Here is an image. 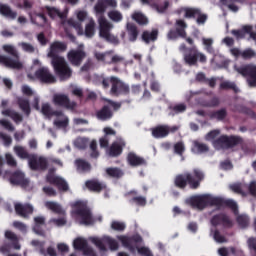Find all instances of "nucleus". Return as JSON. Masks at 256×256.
I'll return each mask as SVG.
<instances>
[{"label": "nucleus", "mask_w": 256, "mask_h": 256, "mask_svg": "<svg viewBox=\"0 0 256 256\" xmlns=\"http://www.w3.org/2000/svg\"><path fill=\"white\" fill-rule=\"evenodd\" d=\"M184 61L186 65H197V61L200 63H207V56L197 50V46H192L188 49V52L184 55Z\"/></svg>", "instance_id": "10"}, {"label": "nucleus", "mask_w": 256, "mask_h": 256, "mask_svg": "<svg viewBox=\"0 0 256 256\" xmlns=\"http://www.w3.org/2000/svg\"><path fill=\"white\" fill-rule=\"evenodd\" d=\"M87 245V240L83 238H76L73 242V247L76 249V251H83Z\"/></svg>", "instance_id": "51"}, {"label": "nucleus", "mask_w": 256, "mask_h": 256, "mask_svg": "<svg viewBox=\"0 0 256 256\" xmlns=\"http://www.w3.org/2000/svg\"><path fill=\"white\" fill-rule=\"evenodd\" d=\"M96 81L99 85L102 86V89H109V87H113V76L105 77V76H98Z\"/></svg>", "instance_id": "41"}, {"label": "nucleus", "mask_w": 256, "mask_h": 256, "mask_svg": "<svg viewBox=\"0 0 256 256\" xmlns=\"http://www.w3.org/2000/svg\"><path fill=\"white\" fill-rule=\"evenodd\" d=\"M51 65L54 69L55 75H57L60 81H67L68 79H71L73 75V70L71 69V66H69V63H67V60H65L64 57L51 60Z\"/></svg>", "instance_id": "6"}, {"label": "nucleus", "mask_w": 256, "mask_h": 256, "mask_svg": "<svg viewBox=\"0 0 256 256\" xmlns=\"http://www.w3.org/2000/svg\"><path fill=\"white\" fill-rule=\"evenodd\" d=\"M187 205H191L194 209L203 211L206 207H228L233 213L239 211L237 202L232 199H224L221 197H213L208 194L194 195L186 200Z\"/></svg>", "instance_id": "1"}, {"label": "nucleus", "mask_w": 256, "mask_h": 256, "mask_svg": "<svg viewBox=\"0 0 256 256\" xmlns=\"http://www.w3.org/2000/svg\"><path fill=\"white\" fill-rule=\"evenodd\" d=\"M241 57L245 61H249V59H256V52H255V50H253L251 48H247L242 51Z\"/></svg>", "instance_id": "54"}, {"label": "nucleus", "mask_w": 256, "mask_h": 256, "mask_svg": "<svg viewBox=\"0 0 256 256\" xmlns=\"http://www.w3.org/2000/svg\"><path fill=\"white\" fill-rule=\"evenodd\" d=\"M74 207L76 208V215L81 219V225H93V214H91V210L87 205L81 201H77L74 203Z\"/></svg>", "instance_id": "9"}, {"label": "nucleus", "mask_w": 256, "mask_h": 256, "mask_svg": "<svg viewBox=\"0 0 256 256\" xmlns=\"http://www.w3.org/2000/svg\"><path fill=\"white\" fill-rule=\"evenodd\" d=\"M28 165L32 171H47L49 168V161L43 156L38 157L37 154H34Z\"/></svg>", "instance_id": "16"}, {"label": "nucleus", "mask_w": 256, "mask_h": 256, "mask_svg": "<svg viewBox=\"0 0 256 256\" xmlns=\"http://www.w3.org/2000/svg\"><path fill=\"white\" fill-rule=\"evenodd\" d=\"M169 136V131L167 130V125H158L152 128V137L155 139H165Z\"/></svg>", "instance_id": "31"}, {"label": "nucleus", "mask_w": 256, "mask_h": 256, "mask_svg": "<svg viewBox=\"0 0 256 256\" xmlns=\"http://www.w3.org/2000/svg\"><path fill=\"white\" fill-rule=\"evenodd\" d=\"M133 196L129 199V203L132 205H137L138 207H145L147 205V198L143 196H137L138 193L136 190H131L128 193H126V196Z\"/></svg>", "instance_id": "26"}, {"label": "nucleus", "mask_w": 256, "mask_h": 256, "mask_svg": "<svg viewBox=\"0 0 256 256\" xmlns=\"http://www.w3.org/2000/svg\"><path fill=\"white\" fill-rule=\"evenodd\" d=\"M45 11L47 15L50 17V19H66L67 15L65 13L59 11L58 8L56 7H51V6H45Z\"/></svg>", "instance_id": "32"}, {"label": "nucleus", "mask_w": 256, "mask_h": 256, "mask_svg": "<svg viewBox=\"0 0 256 256\" xmlns=\"http://www.w3.org/2000/svg\"><path fill=\"white\" fill-rule=\"evenodd\" d=\"M75 164L77 169H80V171H89L91 169V164L83 159H77Z\"/></svg>", "instance_id": "55"}, {"label": "nucleus", "mask_w": 256, "mask_h": 256, "mask_svg": "<svg viewBox=\"0 0 256 256\" xmlns=\"http://www.w3.org/2000/svg\"><path fill=\"white\" fill-rule=\"evenodd\" d=\"M220 91H233L234 93H239V87H237V84L235 82L231 81H224L220 83L219 86Z\"/></svg>", "instance_id": "39"}, {"label": "nucleus", "mask_w": 256, "mask_h": 256, "mask_svg": "<svg viewBox=\"0 0 256 256\" xmlns=\"http://www.w3.org/2000/svg\"><path fill=\"white\" fill-rule=\"evenodd\" d=\"M0 13L8 19H17V12L11 10V7L7 4L0 5Z\"/></svg>", "instance_id": "38"}, {"label": "nucleus", "mask_w": 256, "mask_h": 256, "mask_svg": "<svg viewBox=\"0 0 256 256\" xmlns=\"http://www.w3.org/2000/svg\"><path fill=\"white\" fill-rule=\"evenodd\" d=\"M192 153L196 155H201L203 153H209V146L207 144L201 143L199 141H194L191 149Z\"/></svg>", "instance_id": "34"}, {"label": "nucleus", "mask_w": 256, "mask_h": 256, "mask_svg": "<svg viewBox=\"0 0 256 256\" xmlns=\"http://www.w3.org/2000/svg\"><path fill=\"white\" fill-rule=\"evenodd\" d=\"M97 24H95V20L90 19L89 23L86 24L85 30H84V35L88 39H91L92 37L95 36V27Z\"/></svg>", "instance_id": "44"}, {"label": "nucleus", "mask_w": 256, "mask_h": 256, "mask_svg": "<svg viewBox=\"0 0 256 256\" xmlns=\"http://www.w3.org/2000/svg\"><path fill=\"white\" fill-rule=\"evenodd\" d=\"M108 17L114 23H121L123 21V14L119 10H112L108 12Z\"/></svg>", "instance_id": "48"}, {"label": "nucleus", "mask_w": 256, "mask_h": 256, "mask_svg": "<svg viewBox=\"0 0 256 256\" xmlns=\"http://www.w3.org/2000/svg\"><path fill=\"white\" fill-rule=\"evenodd\" d=\"M75 145L78 149H87L89 145V138H77Z\"/></svg>", "instance_id": "58"}, {"label": "nucleus", "mask_w": 256, "mask_h": 256, "mask_svg": "<svg viewBox=\"0 0 256 256\" xmlns=\"http://www.w3.org/2000/svg\"><path fill=\"white\" fill-rule=\"evenodd\" d=\"M40 255L43 256H57V250L53 246H50L45 250V248L40 249Z\"/></svg>", "instance_id": "61"}, {"label": "nucleus", "mask_w": 256, "mask_h": 256, "mask_svg": "<svg viewBox=\"0 0 256 256\" xmlns=\"http://www.w3.org/2000/svg\"><path fill=\"white\" fill-rule=\"evenodd\" d=\"M187 22L183 19H178L175 22V28L169 30L167 38L170 41H175V39H185L191 47H195V41L191 37H187Z\"/></svg>", "instance_id": "5"}, {"label": "nucleus", "mask_w": 256, "mask_h": 256, "mask_svg": "<svg viewBox=\"0 0 256 256\" xmlns=\"http://www.w3.org/2000/svg\"><path fill=\"white\" fill-rule=\"evenodd\" d=\"M118 239L121 241L122 245L127 247L132 253L135 252V246H133L134 244L138 245L139 243H143V237H141L139 234H135L130 237L120 236Z\"/></svg>", "instance_id": "20"}, {"label": "nucleus", "mask_w": 256, "mask_h": 256, "mask_svg": "<svg viewBox=\"0 0 256 256\" xmlns=\"http://www.w3.org/2000/svg\"><path fill=\"white\" fill-rule=\"evenodd\" d=\"M113 53H115V51L109 50L104 53H96L95 57L98 61H102V63H107V57H109V55H113Z\"/></svg>", "instance_id": "57"}, {"label": "nucleus", "mask_w": 256, "mask_h": 256, "mask_svg": "<svg viewBox=\"0 0 256 256\" xmlns=\"http://www.w3.org/2000/svg\"><path fill=\"white\" fill-rule=\"evenodd\" d=\"M3 179H9L12 185H21L22 187H27L29 185V181L25 179V174L19 170L11 172L6 170L3 173V158L0 156V177Z\"/></svg>", "instance_id": "7"}, {"label": "nucleus", "mask_w": 256, "mask_h": 256, "mask_svg": "<svg viewBox=\"0 0 256 256\" xmlns=\"http://www.w3.org/2000/svg\"><path fill=\"white\" fill-rule=\"evenodd\" d=\"M243 143L244 140L241 136L223 134L213 140L212 145L217 151H227L239 145H243Z\"/></svg>", "instance_id": "3"}, {"label": "nucleus", "mask_w": 256, "mask_h": 256, "mask_svg": "<svg viewBox=\"0 0 256 256\" xmlns=\"http://www.w3.org/2000/svg\"><path fill=\"white\" fill-rule=\"evenodd\" d=\"M131 88L129 84L123 82L118 77L112 76V87L110 89V95L119 97V95H129Z\"/></svg>", "instance_id": "12"}, {"label": "nucleus", "mask_w": 256, "mask_h": 256, "mask_svg": "<svg viewBox=\"0 0 256 256\" xmlns=\"http://www.w3.org/2000/svg\"><path fill=\"white\" fill-rule=\"evenodd\" d=\"M106 174L108 175V177H111L112 179H121V177L125 175L123 173V170H121V168L118 167L106 168Z\"/></svg>", "instance_id": "42"}, {"label": "nucleus", "mask_w": 256, "mask_h": 256, "mask_svg": "<svg viewBox=\"0 0 256 256\" xmlns=\"http://www.w3.org/2000/svg\"><path fill=\"white\" fill-rule=\"evenodd\" d=\"M205 179V173L199 168L193 169L191 172L179 174L175 177L174 184L178 189H185L189 185L190 189H199L201 181Z\"/></svg>", "instance_id": "2"}, {"label": "nucleus", "mask_w": 256, "mask_h": 256, "mask_svg": "<svg viewBox=\"0 0 256 256\" xmlns=\"http://www.w3.org/2000/svg\"><path fill=\"white\" fill-rule=\"evenodd\" d=\"M174 153L180 157L183 156L185 153V144H183V142H177L174 144Z\"/></svg>", "instance_id": "62"}, {"label": "nucleus", "mask_w": 256, "mask_h": 256, "mask_svg": "<svg viewBox=\"0 0 256 256\" xmlns=\"http://www.w3.org/2000/svg\"><path fill=\"white\" fill-rule=\"evenodd\" d=\"M67 51V44L65 42L55 41L50 45V50L48 52V57L53 61L54 59H61L59 53Z\"/></svg>", "instance_id": "19"}, {"label": "nucleus", "mask_w": 256, "mask_h": 256, "mask_svg": "<svg viewBox=\"0 0 256 256\" xmlns=\"http://www.w3.org/2000/svg\"><path fill=\"white\" fill-rule=\"evenodd\" d=\"M90 241L99 249V251H107V248L105 247V240H103V237H92L90 238Z\"/></svg>", "instance_id": "52"}, {"label": "nucleus", "mask_w": 256, "mask_h": 256, "mask_svg": "<svg viewBox=\"0 0 256 256\" xmlns=\"http://www.w3.org/2000/svg\"><path fill=\"white\" fill-rule=\"evenodd\" d=\"M211 235H213V239L216 241V243H227V238L221 235L219 229H211Z\"/></svg>", "instance_id": "53"}, {"label": "nucleus", "mask_w": 256, "mask_h": 256, "mask_svg": "<svg viewBox=\"0 0 256 256\" xmlns=\"http://www.w3.org/2000/svg\"><path fill=\"white\" fill-rule=\"evenodd\" d=\"M46 181L47 183H50V185H55V187H57L59 191H63L64 193H66V191H69V184L67 183V181L59 176L48 174L46 176Z\"/></svg>", "instance_id": "21"}, {"label": "nucleus", "mask_w": 256, "mask_h": 256, "mask_svg": "<svg viewBox=\"0 0 256 256\" xmlns=\"http://www.w3.org/2000/svg\"><path fill=\"white\" fill-rule=\"evenodd\" d=\"M90 150H91L90 157H92V159H97V157H99V150H97V140L91 141Z\"/></svg>", "instance_id": "60"}, {"label": "nucleus", "mask_w": 256, "mask_h": 256, "mask_svg": "<svg viewBox=\"0 0 256 256\" xmlns=\"http://www.w3.org/2000/svg\"><path fill=\"white\" fill-rule=\"evenodd\" d=\"M126 225L123 222H119L117 220L112 221L111 223V229L113 231L123 232L124 229H126Z\"/></svg>", "instance_id": "59"}, {"label": "nucleus", "mask_w": 256, "mask_h": 256, "mask_svg": "<svg viewBox=\"0 0 256 256\" xmlns=\"http://www.w3.org/2000/svg\"><path fill=\"white\" fill-rule=\"evenodd\" d=\"M35 225L33 227V231L37 235H45V231L41 228L43 225H45V217L43 216H37L34 218Z\"/></svg>", "instance_id": "37"}, {"label": "nucleus", "mask_w": 256, "mask_h": 256, "mask_svg": "<svg viewBox=\"0 0 256 256\" xmlns=\"http://www.w3.org/2000/svg\"><path fill=\"white\" fill-rule=\"evenodd\" d=\"M87 57V53L82 49L70 50L67 54V59L74 67H81V63Z\"/></svg>", "instance_id": "18"}, {"label": "nucleus", "mask_w": 256, "mask_h": 256, "mask_svg": "<svg viewBox=\"0 0 256 256\" xmlns=\"http://www.w3.org/2000/svg\"><path fill=\"white\" fill-rule=\"evenodd\" d=\"M237 223L240 227H248L249 226V217L246 215H240L237 217Z\"/></svg>", "instance_id": "64"}, {"label": "nucleus", "mask_w": 256, "mask_h": 256, "mask_svg": "<svg viewBox=\"0 0 256 256\" xmlns=\"http://www.w3.org/2000/svg\"><path fill=\"white\" fill-rule=\"evenodd\" d=\"M159 37V30L154 29L152 31L145 30L142 32L141 39L146 45H149V43L155 42V40Z\"/></svg>", "instance_id": "30"}, {"label": "nucleus", "mask_w": 256, "mask_h": 256, "mask_svg": "<svg viewBox=\"0 0 256 256\" xmlns=\"http://www.w3.org/2000/svg\"><path fill=\"white\" fill-rule=\"evenodd\" d=\"M53 103L56 107H63L68 111H75L77 109V102L71 101L66 94H55L53 96Z\"/></svg>", "instance_id": "13"}, {"label": "nucleus", "mask_w": 256, "mask_h": 256, "mask_svg": "<svg viewBox=\"0 0 256 256\" xmlns=\"http://www.w3.org/2000/svg\"><path fill=\"white\" fill-rule=\"evenodd\" d=\"M85 186L89 191L94 193H101V191L107 189V185L99 182L98 180H87Z\"/></svg>", "instance_id": "28"}, {"label": "nucleus", "mask_w": 256, "mask_h": 256, "mask_svg": "<svg viewBox=\"0 0 256 256\" xmlns=\"http://www.w3.org/2000/svg\"><path fill=\"white\" fill-rule=\"evenodd\" d=\"M34 75L40 83H44L45 85H53V83H57V79L48 67H40L35 71Z\"/></svg>", "instance_id": "15"}, {"label": "nucleus", "mask_w": 256, "mask_h": 256, "mask_svg": "<svg viewBox=\"0 0 256 256\" xmlns=\"http://www.w3.org/2000/svg\"><path fill=\"white\" fill-rule=\"evenodd\" d=\"M14 151L16 155L20 157V159H28V163L31 162V158L35 155V154H29V152H27V150H25L23 146H15Z\"/></svg>", "instance_id": "40"}, {"label": "nucleus", "mask_w": 256, "mask_h": 256, "mask_svg": "<svg viewBox=\"0 0 256 256\" xmlns=\"http://www.w3.org/2000/svg\"><path fill=\"white\" fill-rule=\"evenodd\" d=\"M46 209H49L53 213H56V215H65V210H63V207H61V204L53 201H47L45 202Z\"/></svg>", "instance_id": "35"}, {"label": "nucleus", "mask_w": 256, "mask_h": 256, "mask_svg": "<svg viewBox=\"0 0 256 256\" xmlns=\"http://www.w3.org/2000/svg\"><path fill=\"white\" fill-rule=\"evenodd\" d=\"M192 11H194V14L190 19H196L197 25H205L207 22V14L202 13L199 8H192Z\"/></svg>", "instance_id": "33"}, {"label": "nucleus", "mask_w": 256, "mask_h": 256, "mask_svg": "<svg viewBox=\"0 0 256 256\" xmlns=\"http://www.w3.org/2000/svg\"><path fill=\"white\" fill-rule=\"evenodd\" d=\"M7 105H9V100H2V115H4V117H10V119H12V121L17 125H19V123H23V115L11 108H7Z\"/></svg>", "instance_id": "17"}, {"label": "nucleus", "mask_w": 256, "mask_h": 256, "mask_svg": "<svg viewBox=\"0 0 256 256\" xmlns=\"http://www.w3.org/2000/svg\"><path fill=\"white\" fill-rule=\"evenodd\" d=\"M3 50L5 53H8L9 56L0 55V64L4 65L5 67H8L9 69H23V64L19 60V52L17 51V48H15L12 45H4Z\"/></svg>", "instance_id": "4"}, {"label": "nucleus", "mask_w": 256, "mask_h": 256, "mask_svg": "<svg viewBox=\"0 0 256 256\" xmlns=\"http://www.w3.org/2000/svg\"><path fill=\"white\" fill-rule=\"evenodd\" d=\"M237 73L246 77V81L249 87H256V65L247 64L236 68Z\"/></svg>", "instance_id": "11"}, {"label": "nucleus", "mask_w": 256, "mask_h": 256, "mask_svg": "<svg viewBox=\"0 0 256 256\" xmlns=\"http://www.w3.org/2000/svg\"><path fill=\"white\" fill-rule=\"evenodd\" d=\"M126 31L128 33V41L135 43L139 37V28L134 23L126 24Z\"/></svg>", "instance_id": "29"}, {"label": "nucleus", "mask_w": 256, "mask_h": 256, "mask_svg": "<svg viewBox=\"0 0 256 256\" xmlns=\"http://www.w3.org/2000/svg\"><path fill=\"white\" fill-rule=\"evenodd\" d=\"M32 23L38 25V27H43L47 23V16L43 13H38L34 18H31Z\"/></svg>", "instance_id": "47"}, {"label": "nucleus", "mask_w": 256, "mask_h": 256, "mask_svg": "<svg viewBox=\"0 0 256 256\" xmlns=\"http://www.w3.org/2000/svg\"><path fill=\"white\" fill-rule=\"evenodd\" d=\"M127 147V141L123 138H117L112 144L106 149L108 157H121L123 155V149Z\"/></svg>", "instance_id": "14"}, {"label": "nucleus", "mask_w": 256, "mask_h": 256, "mask_svg": "<svg viewBox=\"0 0 256 256\" xmlns=\"http://www.w3.org/2000/svg\"><path fill=\"white\" fill-rule=\"evenodd\" d=\"M108 7L115 9V7H117V0H98L94 9L97 15H101V17H103V14L107 11Z\"/></svg>", "instance_id": "23"}, {"label": "nucleus", "mask_w": 256, "mask_h": 256, "mask_svg": "<svg viewBox=\"0 0 256 256\" xmlns=\"http://www.w3.org/2000/svg\"><path fill=\"white\" fill-rule=\"evenodd\" d=\"M96 117L99 121H109L110 119H113V110H111L109 105H104L96 112Z\"/></svg>", "instance_id": "27"}, {"label": "nucleus", "mask_w": 256, "mask_h": 256, "mask_svg": "<svg viewBox=\"0 0 256 256\" xmlns=\"http://www.w3.org/2000/svg\"><path fill=\"white\" fill-rule=\"evenodd\" d=\"M103 241L106 245L110 247L111 251H117L119 249V243L117 242V240L109 236H104Z\"/></svg>", "instance_id": "49"}, {"label": "nucleus", "mask_w": 256, "mask_h": 256, "mask_svg": "<svg viewBox=\"0 0 256 256\" xmlns=\"http://www.w3.org/2000/svg\"><path fill=\"white\" fill-rule=\"evenodd\" d=\"M98 23L100 27L99 36L102 39H105L107 43H111L112 45H119V38L111 34V23L107 21V18H105V16H100L98 18Z\"/></svg>", "instance_id": "8"}, {"label": "nucleus", "mask_w": 256, "mask_h": 256, "mask_svg": "<svg viewBox=\"0 0 256 256\" xmlns=\"http://www.w3.org/2000/svg\"><path fill=\"white\" fill-rule=\"evenodd\" d=\"M17 105L19 106V109H21V111L26 115V117L31 115V105L29 104V100L19 97L17 99Z\"/></svg>", "instance_id": "36"}, {"label": "nucleus", "mask_w": 256, "mask_h": 256, "mask_svg": "<svg viewBox=\"0 0 256 256\" xmlns=\"http://www.w3.org/2000/svg\"><path fill=\"white\" fill-rule=\"evenodd\" d=\"M176 15H181V13H184V19H191L193 15L195 14L193 7H180L175 11Z\"/></svg>", "instance_id": "45"}, {"label": "nucleus", "mask_w": 256, "mask_h": 256, "mask_svg": "<svg viewBox=\"0 0 256 256\" xmlns=\"http://www.w3.org/2000/svg\"><path fill=\"white\" fill-rule=\"evenodd\" d=\"M211 119H216L217 121H223L227 117V109L221 108L220 110L213 111L210 114Z\"/></svg>", "instance_id": "46"}, {"label": "nucleus", "mask_w": 256, "mask_h": 256, "mask_svg": "<svg viewBox=\"0 0 256 256\" xmlns=\"http://www.w3.org/2000/svg\"><path fill=\"white\" fill-rule=\"evenodd\" d=\"M127 162L131 167H141L143 165H147V160L141 156H138L134 152L128 153Z\"/></svg>", "instance_id": "25"}, {"label": "nucleus", "mask_w": 256, "mask_h": 256, "mask_svg": "<svg viewBox=\"0 0 256 256\" xmlns=\"http://www.w3.org/2000/svg\"><path fill=\"white\" fill-rule=\"evenodd\" d=\"M68 24L71 25V27H74V29L78 31L79 35H83V26L80 21L70 19L68 20Z\"/></svg>", "instance_id": "63"}, {"label": "nucleus", "mask_w": 256, "mask_h": 256, "mask_svg": "<svg viewBox=\"0 0 256 256\" xmlns=\"http://www.w3.org/2000/svg\"><path fill=\"white\" fill-rule=\"evenodd\" d=\"M16 214L23 219H29V215H33V205L16 203L14 206Z\"/></svg>", "instance_id": "24"}, {"label": "nucleus", "mask_w": 256, "mask_h": 256, "mask_svg": "<svg viewBox=\"0 0 256 256\" xmlns=\"http://www.w3.org/2000/svg\"><path fill=\"white\" fill-rule=\"evenodd\" d=\"M169 110L172 111L173 115H179V113H185L187 106L183 103L169 106Z\"/></svg>", "instance_id": "50"}, {"label": "nucleus", "mask_w": 256, "mask_h": 256, "mask_svg": "<svg viewBox=\"0 0 256 256\" xmlns=\"http://www.w3.org/2000/svg\"><path fill=\"white\" fill-rule=\"evenodd\" d=\"M221 100L218 97H213L210 100L202 102L203 107H219Z\"/></svg>", "instance_id": "56"}, {"label": "nucleus", "mask_w": 256, "mask_h": 256, "mask_svg": "<svg viewBox=\"0 0 256 256\" xmlns=\"http://www.w3.org/2000/svg\"><path fill=\"white\" fill-rule=\"evenodd\" d=\"M132 19L135 21L138 25H149V19L143 12H134L132 14Z\"/></svg>", "instance_id": "43"}, {"label": "nucleus", "mask_w": 256, "mask_h": 256, "mask_svg": "<svg viewBox=\"0 0 256 256\" xmlns=\"http://www.w3.org/2000/svg\"><path fill=\"white\" fill-rule=\"evenodd\" d=\"M210 223L213 227H218V225H223L224 227L228 228L233 227V221H231V218H229L225 213L214 215L211 218Z\"/></svg>", "instance_id": "22"}]
</instances>
